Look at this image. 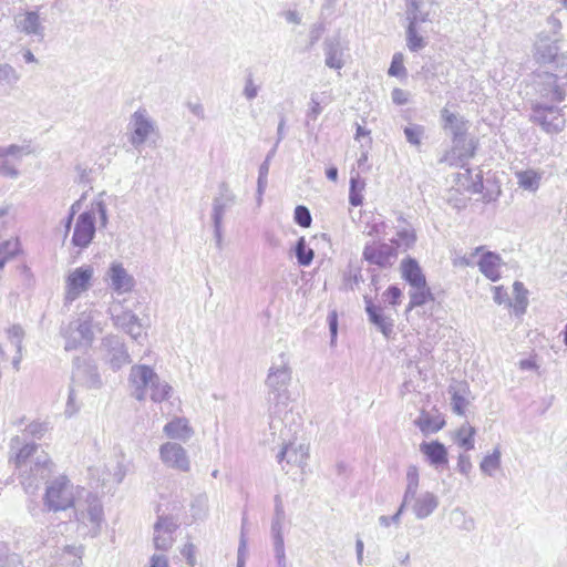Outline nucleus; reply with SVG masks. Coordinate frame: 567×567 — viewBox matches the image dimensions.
<instances>
[{"label":"nucleus","instance_id":"1","mask_svg":"<svg viewBox=\"0 0 567 567\" xmlns=\"http://www.w3.org/2000/svg\"><path fill=\"white\" fill-rule=\"evenodd\" d=\"M14 462L20 472V483L25 493L34 494L42 482L50 481L53 463L48 453L38 444L23 445L17 453Z\"/></svg>","mask_w":567,"mask_h":567},{"label":"nucleus","instance_id":"2","mask_svg":"<svg viewBox=\"0 0 567 567\" xmlns=\"http://www.w3.org/2000/svg\"><path fill=\"white\" fill-rule=\"evenodd\" d=\"M292 380V368L289 358L280 353L271 362L265 380L266 401L271 416H279L291 401L289 385Z\"/></svg>","mask_w":567,"mask_h":567},{"label":"nucleus","instance_id":"3","mask_svg":"<svg viewBox=\"0 0 567 567\" xmlns=\"http://www.w3.org/2000/svg\"><path fill=\"white\" fill-rule=\"evenodd\" d=\"M100 315L96 309H87L80 312L68 324L61 327L60 333L64 339L65 351L87 349L92 346L95 333L103 330L97 321Z\"/></svg>","mask_w":567,"mask_h":567},{"label":"nucleus","instance_id":"4","mask_svg":"<svg viewBox=\"0 0 567 567\" xmlns=\"http://www.w3.org/2000/svg\"><path fill=\"white\" fill-rule=\"evenodd\" d=\"M79 487L65 475L47 482L43 506L48 512H62L74 506Z\"/></svg>","mask_w":567,"mask_h":567},{"label":"nucleus","instance_id":"5","mask_svg":"<svg viewBox=\"0 0 567 567\" xmlns=\"http://www.w3.org/2000/svg\"><path fill=\"white\" fill-rule=\"evenodd\" d=\"M536 92L544 102L560 103L567 97V69H551L535 74Z\"/></svg>","mask_w":567,"mask_h":567},{"label":"nucleus","instance_id":"6","mask_svg":"<svg viewBox=\"0 0 567 567\" xmlns=\"http://www.w3.org/2000/svg\"><path fill=\"white\" fill-rule=\"evenodd\" d=\"M75 518L82 534L95 537L103 523V506L97 496L89 494L83 503H79L75 507Z\"/></svg>","mask_w":567,"mask_h":567},{"label":"nucleus","instance_id":"7","mask_svg":"<svg viewBox=\"0 0 567 567\" xmlns=\"http://www.w3.org/2000/svg\"><path fill=\"white\" fill-rule=\"evenodd\" d=\"M560 38H550L539 32L534 43V59L539 64H549L551 69L567 70V51L559 52Z\"/></svg>","mask_w":567,"mask_h":567},{"label":"nucleus","instance_id":"8","mask_svg":"<svg viewBox=\"0 0 567 567\" xmlns=\"http://www.w3.org/2000/svg\"><path fill=\"white\" fill-rule=\"evenodd\" d=\"M529 120L550 134L561 132L566 124L563 109L545 102H536L532 105Z\"/></svg>","mask_w":567,"mask_h":567},{"label":"nucleus","instance_id":"9","mask_svg":"<svg viewBox=\"0 0 567 567\" xmlns=\"http://www.w3.org/2000/svg\"><path fill=\"white\" fill-rule=\"evenodd\" d=\"M442 116L445 121L444 127L451 131L454 148L458 151V156L472 157L475 146L472 140H466V122L456 114L450 113L446 109L442 111Z\"/></svg>","mask_w":567,"mask_h":567},{"label":"nucleus","instance_id":"10","mask_svg":"<svg viewBox=\"0 0 567 567\" xmlns=\"http://www.w3.org/2000/svg\"><path fill=\"white\" fill-rule=\"evenodd\" d=\"M94 269L91 265L80 266L69 271L65 278L64 300L72 303L92 286Z\"/></svg>","mask_w":567,"mask_h":567},{"label":"nucleus","instance_id":"11","mask_svg":"<svg viewBox=\"0 0 567 567\" xmlns=\"http://www.w3.org/2000/svg\"><path fill=\"white\" fill-rule=\"evenodd\" d=\"M120 302L113 301L107 309L115 328L127 333L134 341L140 342L146 337L140 318L132 310L118 311Z\"/></svg>","mask_w":567,"mask_h":567},{"label":"nucleus","instance_id":"12","mask_svg":"<svg viewBox=\"0 0 567 567\" xmlns=\"http://www.w3.org/2000/svg\"><path fill=\"white\" fill-rule=\"evenodd\" d=\"M130 143L140 148L156 132V124L145 109L136 110L130 118Z\"/></svg>","mask_w":567,"mask_h":567},{"label":"nucleus","instance_id":"13","mask_svg":"<svg viewBox=\"0 0 567 567\" xmlns=\"http://www.w3.org/2000/svg\"><path fill=\"white\" fill-rule=\"evenodd\" d=\"M362 257L370 265H375L379 268L388 269L391 268L398 259V251L393 244L382 241H370L367 243Z\"/></svg>","mask_w":567,"mask_h":567},{"label":"nucleus","instance_id":"14","mask_svg":"<svg viewBox=\"0 0 567 567\" xmlns=\"http://www.w3.org/2000/svg\"><path fill=\"white\" fill-rule=\"evenodd\" d=\"M101 349L104 351L103 359L112 370L117 371L131 363V357L125 343L115 334H107L101 341Z\"/></svg>","mask_w":567,"mask_h":567},{"label":"nucleus","instance_id":"15","mask_svg":"<svg viewBox=\"0 0 567 567\" xmlns=\"http://www.w3.org/2000/svg\"><path fill=\"white\" fill-rule=\"evenodd\" d=\"M402 504L405 509L412 511L416 519H425L436 511L440 501L432 492L417 491L413 496L403 495Z\"/></svg>","mask_w":567,"mask_h":567},{"label":"nucleus","instance_id":"16","mask_svg":"<svg viewBox=\"0 0 567 567\" xmlns=\"http://www.w3.org/2000/svg\"><path fill=\"white\" fill-rule=\"evenodd\" d=\"M73 382L86 389H100L103 385L97 365L90 359L75 358L72 375Z\"/></svg>","mask_w":567,"mask_h":567},{"label":"nucleus","instance_id":"17","mask_svg":"<svg viewBox=\"0 0 567 567\" xmlns=\"http://www.w3.org/2000/svg\"><path fill=\"white\" fill-rule=\"evenodd\" d=\"M104 281L116 295L131 292L135 287L134 277L118 261H113L110 265L104 275Z\"/></svg>","mask_w":567,"mask_h":567},{"label":"nucleus","instance_id":"18","mask_svg":"<svg viewBox=\"0 0 567 567\" xmlns=\"http://www.w3.org/2000/svg\"><path fill=\"white\" fill-rule=\"evenodd\" d=\"M157 373L146 364H135L130 370L128 381L133 386V396L144 401L152 382L156 381Z\"/></svg>","mask_w":567,"mask_h":567},{"label":"nucleus","instance_id":"19","mask_svg":"<svg viewBox=\"0 0 567 567\" xmlns=\"http://www.w3.org/2000/svg\"><path fill=\"white\" fill-rule=\"evenodd\" d=\"M159 458L168 467L188 472L190 470V461L187 451L176 442H166L159 447Z\"/></svg>","mask_w":567,"mask_h":567},{"label":"nucleus","instance_id":"20","mask_svg":"<svg viewBox=\"0 0 567 567\" xmlns=\"http://www.w3.org/2000/svg\"><path fill=\"white\" fill-rule=\"evenodd\" d=\"M348 45L340 37L327 38L323 41L324 64L329 69L341 70L347 63Z\"/></svg>","mask_w":567,"mask_h":567},{"label":"nucleus","instance_id":"21","mask_svg":"<svg viewBox=\"0 0 567 567\" xmlns=\"http://www.w3.org/2000/svg\"><path fill=\"white\" fill-rule=\"evenodd\" d=\"M237 203V196L230 186L223 182L218 185V192L213 198L212 221L213 224L224 223V216Z\"/></svg>","mask_w":567,"mask_h":567},{"label":"nucleus","instance_id":"22","mask_svg":"<svg viewBox=\"0 0 567 567\" xmlns=\"http://www.w3.org/2000/svg\"><path fill=\"white\" fill-rule=\"evenodd\" d=\"M95 235V217L93 213L84 212L75 221L72 245L81 249L86 248Z\"/></svg>","mask_w":567,"mask_h":567},{"label":"nucleus","instance_id":"23","mask_svg":"<svg viewBox=\"0 0 567 567\" xmlns=\"http://www.w3.org/2000/svg\"><path fill=\"white\" fill-rule=\"evenodd\" d=\"M177 524L172 517L159 516L154 525V545L159 550H167L173 545V534Z\"/></svg>","mask_w":567,"mask_h":567},{"label":"nucleus","instance_id":"24","mask_svg":"<svg viewBox=\"0 0 567 567\" xmlns=\"http://www.w3.org/2000/svg\"><path fill=\"white\" fill-rule=\"evenodd\" d=\"M14 23L17 29L27 35L37 37L39 40L44 37V27L35 11L18 13L14 17Z\"/></svg>","mask_w":567,"mask_h":567},{"label":"nucleus","instance_id":"25","mask_svg":"<svg viewBox=\"0 0 567 567\" xmlns=\"http://www.w3.org/2000/svg\"><path fill=\"white\" fill-rule=\"evenodd\" d=\"M406 19L410 24L431 21L434 13V0H406Z\"/></svg>","mask_w":567,"mask_h":567},{"label":"nucleus","instance_id":"26","mask_svg":"<svg viewBox=\"0 0 567 567\" xmlns=\"http://www.w3.org/2000/svg\"><path fill=\"white\" fill-rule=\"evenodd\" d=\"M363 300L370 322L373 323L385 338H389L393 332V320L383 315L382 309L372 302L371 297L364 296Z\"/></svg>","mask_w":567,"mask_h":567},{"label":"nucleus","instance_id":"27","mask_svg":"<svg viewBox=\"0 0 567 567\" xmlns=\"http://www.w3.org/2000/svg\"><path fill=\"white\" fill-rule=\"evenodd\" d=\"M163 432L172 440L187 442L194 434L186 417H174L165 424Z\"/></svg>","mask_w":567,"mask_h":567},{"label":"nucleus","instance_id":"28","mask_svg":"<svg viewBox=\"0 0 567 567\" xmlns=\"http://www.w3.org/2000/svg\"><path fill=\"white\" fill-rule=\"evenodd\" d=\"M401 272L402 278L410 285V287L422 286L426 282L425 275L414 258L408 257L402 260Z\"/></svg>","mask_w":567,"mask_h":567},{"label":"nucleus","instance_id":"29","mask_svg":"<svg viewBox=\"0 0 567 567\" xmlns=\"http://www.w3.org/2000/svg\"><path fill=\"white\" fill-rule=\"evenodd\" d=\"M420 451L427 457L430 464L435 467L447 464V451L439 441L421 443Z\"/></svg>","mask_w":567,"mask_h":567},{"label":"nucleus","instance_id":"30","mask_svg":"<svg viewBox=\"0 0 567 567\" xmlns=\"http://www.w3.org/2000/svg\"><path fill=\"white\" fill-rule=\"evenodd\" d=\"M309 457V447L305 444L287 445L277 455L278 462H282L285 458L288 463L296 464L297 466L303 467L307 464Z\"/></svg>","mask_w":567,"mask_h":567},{"label":"nucleus","instance_id":"31","mask_svg":"<svg viewBox=\"0 0 567 567\" xmlns=\"http://www.w3.org/2000/svg\"><path fill=\"white\" fill-rule=\"evenodd\" d=\"M499 265V256L491 251L484 254L478 261L480 270L492 281H497L501 277Z\"/></svg>","mask_w":567,"mask_h":567},{"label":"nucleus","instance_id":"32","mask_svg":"<svg viewBox=\"0 0 567 567\" xmlns=\"http://www.w3.org/2000/svg\"><path fill=\"white\" fill-rule=\"evenodd\" d=\"M467 386L466 384H458L456 386L450 388L451 398V406L454 413L457 415H464L466 408L468 405L467 400Z\"/></svg>","mask_w":567,"mask_h":567},{"label":"nucleus","instance_id":"33","mask_svg":"<svg viewBox=\"0 0 567 567\" xmlns=\"http://www.w3.org/2000/svg\"><path fill=\"white\" fill-rule=\"evenodd\" d=\"M410 302L408 306V310H411L415 307H421L429 301L434 300L433 293L427 286V282H424L422 286L411 287L409 291Z\"/></svg>","mask_w":567,"mask_h":567},{"label":"nucleus","instance_id":"34","mask_svg":"<svg viewBox=\"0 0 567 567\" xmlns=\"http://www.w3.org/2000/svg\"><path fill=\"white\" fill-rule=\"evenodd\" d=\"M517 184L524 190L536 192L539 188L542 174L534 169L519 171L515 173Z\"/></svg>","mask_w":567,"mask_h":567},{"label":"nucleus","instance_id":"35","mask_svg":"<svg viewBox=\"0 0 567 567\" xmlns=\"http://www.w3.org/2000/svg\"><path fill=\"white\" fill-rule=\"evenodd\" d=\"M82 560V551L76 546H65L59 554V567H80Z\"/></svg>","mask_w":567,"mask_h":567},{"label":"nucleus","instance_id":"36","mask_svg":"<svg viewBox=\"0 0 567 567\" xmlns=\"http://www.w3.org/2000/svg\"><path fill=\"white\" fill-rule=\"evenodd\" d=\"M475 434V427L471 426L468 423H464L456 430L454 440L460 447L465 451H471L474 449Z\"/></svg>","mask_w":567,"mask_h":567},{"label":"nucleus","instance_id":"37","mask_svg":"<svg viewBox=\"0 0 567 567\" xmlns=\"http://www.w3.org/2000/svg\"><path fill=\"white\" fill-rule=\"evenodd\" d=\"M365 188V182L359 175V173L351 174L350 177V189H349V203L352 206H360L363 202V190Z\"/></svg>","mask_w":567,"mask_h":567},{"label":"nucleus","instance_id":"38","mask_svg":"<svg viewBox=\"0 0 567 567\" xmlns=\"http://www.w3.org/2000/svg\"><path fill=\"white\" fill-rule=\"evenodd\" d=\"M415 241L416 235L414 229L410 225H406L396 231V237L393 238L390 243L394 245L396 250L399 248L406 250L412 247Z\"/></svg>","mask_w":567,"mask_h":567},{"label":"nucleus","instance_id":"39","mask_svg":"<svg viewBox=\"0 0 567 567\" xmlns=\"http://www.w3.org/2000/svg\"><path fill=\"white\" fill-rule=\"evenodd\" d=\"M148 390L151 391L150 396L153 402H162L169 399L173 388L157 375L156 381L152 382Z\"/></svg>","mask_w":567,"mask_h":567},{"label":"nucleus","instance_id":"40","mask_svg":"<svg viewBox=\"0 0 567 567\" xmlns=\"http://www.w3.org/2000/svg\"><path fill=\"white\" fill-rule=\"evenodd\" d=\"M295 256L300 266L307 267L309 266L315 257V251L310 247H308L305 237H300L293 248Z\"/></svg>","mask_w":567,"mask_h":567},{"label":"nucleus","instance_id":"41","mask_svg":"<svg viewBox=\"0 0 567 567\" xmlns=\"http://www.w3.org/2000/svg\"><path fill=\"white\" fill-rule=\"evenodd\" d=\"M501 450L496 446L491 454L482 460L480 464L481 471L487 476H493L501 467Z\"/></svg>","mask_w":567,"mask_h":567},{"label":"nucleus","instance_id":"42","mask_svg":"<svg viewBox=\"0 0 567 567\" xmlns=\"http://www.w3.org/2000/svg\"><path fill=\"white\" fill-rule=\"evenodd\" d=\"M362 281H363V278L361 275V268L349 267V269L343 272L341 289L344 291H349V290L352 291Z\"/></svg>","mask_w":567,"mask_h":567},{"label":"nucleus","instance_id":"43","mask_svg":"<svg viewBox=\"0 0 567 567\" xmlns=\"http://www.w3.org/2000/svg\"><path fill=\"white\" fill-rule=\"evenodd\" d=\"M20 251V244L18 239L7 240L0 245V269L13 259Z\"/></svg>","mask_w":567,"mask_h":567},{"label":"nucleus","instance_id":"44","mask_svg":"<svg viewBox=\"0 0 567 567\" xmlns=\"http://www.w3.org/2000/svg\"><path fill=\"white\" fill-rule=\"evenodd\" d=\"M416 27L417 24L409 23L406 29V45L412 52H417L426 45L424 38L417 34Z\"/></svg>","mask_w":567,"mask_h":567},{"label":"nucleus","instance_id":"45","mask_svg":"<svg viewBox=\"0 0 567 567\" xmlns=\"http://www.w3.org/2000/svg\"><path fill=\"white\" fill-rule=\"evenodd\" d=\"M21 79L20 73L8 63H0V83L14 86Z\"/></svg>","mask_w":567,"mask_h":567},{"label":"nucleus","instance_id":"46","mask_svg":"<svg viewBox=\"0 0 567 567\" xmlns=\"http://www.w3.org/2000/svg\"><path fill=\"white\" fill-rule=\"evenodd\" d=\"M424 127L419 124H412L404 128V135L406 141L413 145L419 147L421 145L422 138L424 136Z\"/></svg>","mask_w":567,"mask_h":567},{"label":"nucleus","instance_id":"47","mask_svg":"<svg viewBox=\"0 0 567 567\" xmlns=\"http://www.w3.org/2000/svg\"><path fill=\"white\" fill-rule=\"evenodd\" d=\"M419 491V470L410 465L406 470V487L403 495L413 496Z\"/></svg>","mask_w":567,"mask_h":567},{"label":"nucleus","instance_id":"48","mask_svg":"<svg viewBox=\"0 0 567 567\" xmlns=\"http://www.w3.org/2000/svg\"><path fill=\"white\" fill-rule=\"evenodd\" d=\"M278 567H287L284 534L271 535Z\"/></svg>","mask_w":567,"mask_h":567},{"label":"nucleus","instance_id":"49","mask_svg":"<svg viewBox=\"0 0 567 567\" xmlns=\"http://www.w3.org/2000/svg\"><path fill=\"white\" fill-rule=\"evenodd\" d=\"M208 511V496L206 494L197 495L192 503V512L195 518H204Z\"/></svg>","mask_w":567,"mask_h":567},{"label":"nucleus","instance_id":"50","mask_svg":"<svg viewBox=\"0 0 567 567\" xmlns=\"http://www.w3.org/2000/svg\"><path fill=\"white\" fill-rule=\"evenodd\" d=\"M0 565L1 567H19L21 565L20 556L9 553L4 545H0Z\"/></svg>","mask_w":567,"mask_h":567},{"label":"nucleus","instance_id":"51","mask_svg":"<svg viewBox=\"0 0 567 567\" xmlns=\"http://www.w3.org/2000/svg\"><path fill=\"white\" fill-rule=\"evenodd\" d=\"M24 154H30V150L28 146H20L16 144H11L9 146L3 147V158L11 157L17 163H19Z\"/></svg>","mask_w":567,"mask_h":567},{"label":"nucleus","instance_id":"52","mask_svg":"<svg viewBox=\"0 0 567 567\" xmlns=\"http://www.w3.org/2000/svg\"><path fill=\"white\" fill-rule=\"evenodd\" d=\"M293 218H295L296 224H298L299 226H301L303 228L309 227L312 221L310 210L306 206H302V205H299L295 208Z\"/></svg>","mask_w":567,"mask_h":567},{"label":"nucleus","instance_id":"53","mask_svg":"<svg viewBox=\"0 0 567 567\" xmlns=\"http://www.w3.org/2000/svg\"><path fill=\"white\" fill-rule=\"evenodd\" d=\"M0 175L9 178H17L19 176L16 164L9 157L0 158Z\"/></svg>","mask_w":567,"mask_h":567},{"label":"nucleus","instance_id":"54","mask_svg":"<svg viewBox=\"0 0 567 567\" xmlns=\"http://www.w3.org/2000/svg\"><path fill=\"white\" fill-rule=\"evenodd\" d=\"M415 424L423 433L437 432L442 427V423H435L431 416L423 415L415 421Z\"/></svg>","mask_w":567,"mask_h":567},{"label":"nucleus","instance_id":"55","mask_svg":"<svg viewBox=\"0 0 567 567\" xmlns=\"http://www.w3.org/2000/svg\"><path fill=\"white\" fill-rule=\"evenodd\" d=\"M391 76H400L405 75V68L403 65V55L402 53H395L392 58L391 65L388 71Z\"/></svg>","mask_w":567,"mask_h":567},{"label":"nucleus","instance_id":"56","mask_svg":"<svg viewBox=\"0 0 567 567\" xmlns=\"http://www.w3.org/2000/svg\"><path fill=\"white\" fill-rule=\"evenodd\" d=\"M8 336L16 349L22 351V339L24 336L23 329L20 326H12L8 330Z\"/></svg>","mask_w":567,"mask_h":567},{"label":"nucleus","instance_id":"57","mask_svg":"<svg viewBox=\"0 0 567 567\" xmlns=\"http://www.w3.org/2000/svg\"><path fill=\"white\" fill-rule=\"evenodd\" d=\"M405 511V508L403 507V504L401 503L400 507L398 508L396 513L392 516H385V515H382L379 517V524L382 526V527H389L391 524H394V525H400L401 523V516L403 514V512Z\"/></svg>","mask_w":567,"mask_h":567},{"label":"nucleus","instance_id":"58","mask_svg":"<svg viewBox=\"0 0 567 567\" xmlns=\"http://www.w3.org/2000/svg\"><path fill=\"white\" fill-rule=\"evenodd\" d=\"M259 92V86L255 84L252 75H248L245 81L243 94L248 101H252Z\"/></svg>","mask_w":567,"mask_h":567},{"label":"nucleus","instance_id":"59","mask_svg":"<svg viewBox=\"0 0 567 567\" xmlns=\"http://www.w3.org/2000/svg\"><path fill=\"white\" fill-rule=\"evenodd\" d=\"M90 213H93L94 215L97 214L100 217V221L102 226H105L107 224V210L106 205L102 199H96L92 204V210Z\"/></svg>","mask_w":567,"mask_h":567},{"label":"nucleus","instance_id":"60","mask_svg":"<svg viewBox=\"0 0 567 567\" xmlns=\"http://www.w3.org/2000/svg\"><path fill=\"white\" fill-rule=\"evenodd\" d=\"M24 431L33 437L41 439L48 431V427L42 422H32L25 427Z\"/></svg>","mask_w":567,"mask_h":567},{"label":"nucleus","instance_id":"61","mask_svg":"<svg viewBox=\"0 0 567 567\" xmlns=\"http://www.w3.org/2000/svg\"><path fill=\"white\" fill-rule=\"evenodd\" d=\"M514 291L516 293V301L519 306H522V309L525 310L527 306V297H526V289L524 288V285L520 281H515L513 285Z\"/></svg>","mask_w":567,"mask_h":567},{"label":"nucleus","instance_id":"62","mask_svg":"<svg viewBox=\"0 0 567 567\" xmlns=\"http://www.w3.org/2000/svg\"><path fill=\"white\" fill-rule=\"evenodd\" d=\"M472 467H473V465H472L470 455H467L465 453L460 454L458 460H457L458 472L462 473L463 475L467 476L471 473Z\"/></svg>","mask_w":567,"mask_h":567},{"label":"nucleus","instance_id":"63","mask_svg":"<svg viewBox=\"0 0 567 567\" xmlns=\"http://www.w3.org/2000/svg\"><path fill=\"white\" fill-rule=\"evenodd\" d=\"M321 112H322V109L320 106L318 95L313 93V94H311V97H310V109L307 113V116L309 118L316 121Z\"/></svg>","mask_w":567,"mask_h":567},{"label":"nucleus","instance_id":"64","mask_svg":"<svg viewBox=\"0 0 567 567\" xmlns=\"http://www.w3.org/2000/svg\"><path fill=\"white\" fill-rule=\"evenodd\" d=\"M547 24H548V27L550 29L553 38H560L561 39V35H560L561 22H560V20L555 14H550L547 18Z\"/></svg>","mask_w":567,"mask_h":567}]
</instances>
